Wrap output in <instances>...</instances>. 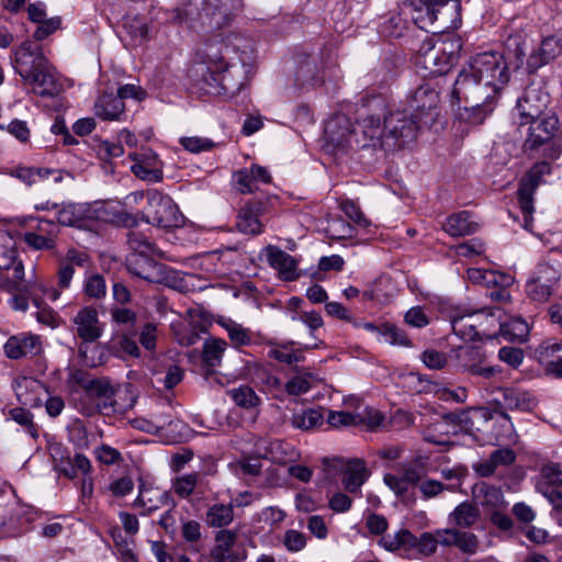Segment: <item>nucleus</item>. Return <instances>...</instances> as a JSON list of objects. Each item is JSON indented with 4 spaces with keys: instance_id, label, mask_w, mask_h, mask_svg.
<instances>
[{
    "instance_id": "8",
    "label": "nucleus",
    "mask_w": 562,
    "mask_h": 562,
    "mask_svg": "<svg viewBox=\"0 0 562 562\" xmlns=\"http://www.w3.org/2000/svg\"><path fill=\"white\" fill-rule=\"evenodd\" d=\"M147 223L162 228L177 227L182 223L179 209L170 196L157 190H150L147 192Z\"/></svg>"
},
{
    "instance_id": "42",
    "label": "nucleus",
    "mask_w": 562,
    "mask_h": 562,
    "mask_svg": "<svg viewBox=\"0 0 562 562\" xmlns=\"http://www.w3.org/2000/svg\"><path fill=\"white\" fill-rule=\"evenodd\" d=\"M479 517V509L469 502L461 503L450 514V520L460 528H469L473 526Z\"/></svg>"
},
{
    "instance_id": "49",
    "label": "nucleus",
    "mask_w": 562,
    "mask_h": 562,
    "mask_svg": "<svg viewBox=\"0 0 562 562\" xmlns=\"http://www.w3.org/2000/svg\"><path fill=\"white\" fill-rule=\"evenodd\" d=\"M85 294L94 300H101L106 295L105 279L100 273H91L86 277L83 282Z\"/></svg>"
},
{
    "instance_id": "43",
    "label": "nucleus",
    "mask_w": 562,
    "mask_h": 562,
    "mask_svg": "<svg viewBox=\"0 0 562 562\" xmlns=\"http://www.w3.org/2000/svg\"><path fill=\"white\" fill-rule=\"evenodd\" d=\"M323 414L315 408H307L294 413L291 418V425L301 430H310L322 424Z\"/></svg>"
},
{
    "instance_id": "12",
    "label": "nucleus",
    "mask_w": 562,
    "mask_h": 562,
    "mask_svg": "<svg viewBox=\"0 0 562 562\" xmlns=\"http://www.w3.org/2000/svg\"><path fill=\"white\" fill-rule=\"evenodd\" d=\"M356 126L345 114H335L325 124L326 143L335 148L346 149L356 145Z\"/></svg>"
},
{
    "instance_id": "16",
    "label": "nucleus",
    "mask_w": 562,
    "mask_h": 562,
    "mask_svg": "<svg viewBox=\"0 0 562 562\" xmlns=\"http://www.w3.org/2000/svg\"><path fill=\"white\" fill-rule=\"evenodd\" d=\"M494 314L486 313L483 310H477L468 313L456 312L451 316V327L456 335L461 337L463 340H475L481 339L486 333L481 335L480 328L483 326V322H487Z\"/></svg>"
},
{
    "instance_id": "54",
    "label": "nucleus",
    "mask_w": 562,
    "mask_h": 562,
    "mask_svg": "<svg viewBox=\"0 0 562 562\" xmlns=\"http://www.w3.org/2000/svg\"><path fill=\"white\" fill-rule=\"evenodd\" d=\"M561 352L562 341L557 342L548 340L542 342L536 349V356L543 368H547V362L544 361L543 357L547 358L549 362H553L554 360L559 359V356H562Z\"/></svg>"
},
{
    "instance_id": "15",
    "label": "nucleus",
    "mask_w": 562,
    "mask_h": 562,
    "mask_svg": "<svg viewBox=\"0 0 562 562\" xmlns=\"http://www.w3.org/2000/svg\"><path fill=\"white\" fill-rule=\"evenodd\" d=\"M71 322L75 335L82 342H94L103 335L104 324L99 319L97 308L91 305L81 307Z\"/></svg>"
},
{
    "instance_id": "62",
    "label": "nucleus",
    "mask_w": 562,
    "mask_h": 562,
    "mask_svg": "<svg viewBox=\"0 0 562 562\" xmlns=\"http://www.w3.org/2000/svg\"><path fill=\"white\" fill-rule=\"evenodd\" d=\"M22 239L34 250H52L56 247V241H54L53 238L36 235L31 232L24 233Z\"/></svg>"
},
{
    "instance_id": "4",
    "label": "nucleus",
    "mask_w": 562,
    "mask_h": 562,
    "mask_svg": "<svg viewBox=\"0 0 562 562\" xmlns=\"http://www.w3.org/2000/svg\"><path fill=\"white\" fill-rule=\"evenodd\" d=\"M387 100L382 94L362 98L356 121V146L385 150Z\"/></svg>"
},
{
    "instance_id": "55",
    "label": "nucleus",
    "mask_w": 562,
    "mask_h": 562,
    "mask_svg": "<svg viewBox=\"0 0 562 562\" xmlns=\"http://www.w3.org/2000/svg\"><path fill=\"white\" fill-rule=\"evenodd\" d=\"M233 180L235 189L241 194H250L258 190V184L246 168L234 172Z\"/></svg>"
},
{
    "instance_id": "6",
    "label": "nucleus",
    "mask_w": 562,
    "mask_h": 562,
    "mask_svg": "<svg viewBox=\"0 0 562 562\" xmlns=\"http://www.w3.org/2000/svg\"><path fill=\"white\" fill-rule=\"evenodd\" d=\"M561 288L560 269L547 261L539 262L528 278L525 291L529 300L547 303Z\"/></svg>"
},
{
    "instance_id": "27",
    "label": "nucleus",
    "mask_w": 562,
    "mask_h": 562,
    "mask_svg": "<svg viewBox=\"0 0 562 562\" xmlns=\"http://www.w3.org/2000/svg\"><path fill=\"white\" fill-rule=\"evenodd\" d=\"M472 493L476 502L491 513L502 510L507 506L502 490L485 482L475 484Z\"/></svg>"
},
{
    "instance_id": "17",
    "label": "nucleus",
    "mask_w": 562,
    "mask_h": 562,
    "mask_svg": "<svg viewBox=\"0 0 562 562\" xmlns=\"http://www.w3.org/2000/svg\"><path fill=\"white\" fill-rule=\"evenodd\" d=\"M452 58V54H447L443 47L425 42L418 52L416 65L430 76H440L450 69Z\"/></svg>"
},
{
    "instance_id": "25",
    "label": "nucleus",
    "mask_w": 562,
    "mask_h": 562,
    "mask_svg": "<svg viewBox=\"0 0 562 562\" xmlns=\"http://www.w3.org/2000/svg\"><path fill=\"white\" fill-rule=\"evenodd\" d=\"M3 348L7 357L10 359L36 355L41 350L40 337L31 334L11 336Z\"/></svg>"
},
{
    "instance_id": "38",
    "label": "nucleus",
    "mask_w": 562,
    "mask_h": 562,
    "mask_svg": "<svg viewBox=\"0 0 562 562\" xmlns=\"http://www.w3.org/2000/svg\"><path fill=\"white\" fill-rule=\"evenodd\" d=\"M295 83L300 89H311L324 83L314 60L306 59L301 63L295 71Z\"/></svg>"
},
{
    "instance_id": "1",
    "label": "nucleus",
    "mask_w": 562,
    "mask_h": 562,
    "mask_svg": "<svg viewBox=\"0 0 562 562\" xmlns=\"http://www.w3.org/2000/svg\"><path fill=\"white\" fill-rule=\"evenodd\" d=\"M510 79L504 55L488 50L470 57L452 88V95L465 99L498 100Z\"/></svg>"
},
{
    "instance_id": "3",
    "label": "nucleus",
    "mask_w": 562,
    "mask_h": 562,
    "mask_svg": "<svg viewBox=\"0 0 562 562\" xmlns=\"http://www.w3.org/2000/svg\"><path fill=\"white\" fill-rule=\"evenodd\" d=\"M223 46L222 43L205 44L201 63L191 70L196 88L205 94L234 93L240 87L231 76L229 66L223 57Z\"/></svg>"
},
{
    "instance_id": "28",
    "label": "nucleus",
    "mask_w": 562,
    "mask_h": 562,
    "mask_svg": "<svg viewBox=\"0 0 562 562\" xmlns=\"http://www.w3.org/2000/svg\"><path fill=\"white\" fill-rule=\"evenodd\" d=\"M562 486V469L558 463H549L541 468L539 477L536 483V490L541 493L547 499H550L553 494L560 491L558 487Z\"/></svg>"
},
{
    "instance_id": "32",
    "label": "nucleus",
    "mask_w": 562,
    "mask_h": 562,
    "mask_svg": "<svg viewBox=\"0 0 562 562\" xmlns=\"http://www.w3.org/2000/svg\"><path fill=\"white\" fill-rule=\"evenodd\" d=\"M204 522L209 528H226L234 520V505L232 502H215L206 507Z\"/></svg>"
},
{
    "instance_id": "44",
    "label": "nucleus",
    "mask_w": 562,
    "mask_h": 562,
    "mask_svg": "<svg viewBox=\"0 0 562 562\" xmlns=\"http://www.w3.org/2000/svg\"><path fill=\"white\" fill-rule=\"evenodd\" d=\"M527 48L528 40L520 33L508 36L505 42V49L509 57L515 58L516 68H519L524 64Z\"/></svg>"
},
{
    "instance_id": "57",
    "label": "nucleus",
    "mask_w": 562,
    "mask_h": 562,
    "mask_svg": "<svg viewBox=\"0 0 562 562\" xmlns=\"http://www.w3.org/2000/svg\"><path fill=\"white\" fill-rule=\"evenodd\" d=\"M86 389L95 401L102 397L109 398V395H115L116 392L110 381L105 379L91 380L87 383Z\"/></svg>"
},
{
    "instance_id": "30",
    "label": "nucleus",
    "mask_w": 562,
    "mask_h": 562,
    "mask_svg": "<svg viewBox=\"0 0 562 562\" xmlns=\"http://www.w3.org/2000/svg\"><path fill=\"white\" fill-rule=\"evenodd\" d=\"M562 53L560 41L554 36H548L542 40L538 50L532 52L527 58V66L530 71L548 64Z\"/></svg>"
},
{
    "instance_id": "53",
    "label": "nucleus",
    "mask_w": 562,
    "mask_h": 562,
    "mask_svg": "<svg viewBox=\"0 0 562 562\" xmlns=\"http://www.w3.org/2000/svg\"><path fill=\"white\" fill-rule=\"evenodd\" d=\"M8 416L16 424L24 427L33 438L37 437V430L33 423V415L29 409L14 407L8 412Z\"/></svg>"
},
{
    "instance_id": "13",
    "label": "nucleus",
    "mask_w": 562,
    "mask_h": 562,
    "mask_svg": "<svg viewBox=\"0 0 562 562\" xmlns=\"http://www.w3.org/2000/svg\"><path fill=\"white\" fill-rule=\"evenodd\" d=\"M549 103L550 95L546 91L533 87L527 88L516 104L520 116L519 125H527L530 120L547 115Z\"/></svg>"
},
{
    "instance_id": "9",
    "label": "nucleus",
    "mask_w": 562,
    "mask_h": 562,
    "mask_svg": "<svg viewBox=\"0 0 562 562\" xmlns=\"http://www.w3.org/2000/svg\"><path fill=\"white\" fill-rule=\"evenodd\" d=\"M241 0H203L199 19L209 30H220L231 23Z\"/></svg>"
},
{
    "instance_id": "31",
    "label": "nucleus",
    "mask_w": 562,
    "mask_h": 562,
    "mask_svg": "<svg viewBox=\"0 0 562 562\" xmlns=\"http://www.w3.org/2000/svg\"><path fill=\"white\" fill-rule=\"evenodd\" d=\"M0 269H12V286L14 290H22L24 266L22 261L18 259V250L13 246L0 245Z\"/></svg>"
},
{
    "instance_id": "37",
    "label": "nucleus",
    "mask_w": 562,
    "mask_h": 562,
    "mask_svg": "<svg viewBox=\"0 0 562 562\" xmlns=\"http://www.w3.org/2000/svg\"><path fill=\"white\" fill-rule=\"evenodd\" d=\"M89 207L82 203H63L57 211V221L63 226H77L89 217Z\"/></svg>"
},
{
    "instance_id": "60",
    "label": "nucleus",
    "mask_w": 562,
    "mask_h": 562,
    "mask_svg": "<svg viewBox=\"0 0 562 562\" xmlns=\"http://www.w3.org/2000/svg\"><path fill=\"white\" fill-rule=\"evenodd\" d=\"M52 173L50 169L46 168H27L20 167L14 170V175L18 179L22 180L27 184H32L36 179H45Z\"/></svg>"
},
{
    "instance_id": "59",
    "label": "nucleus",
    "mask_w": 562,
    "mask_h": 562,
    "mask_svg": "<svg viewBox=\"0 0 562 562\" xmlns=\"http://www.w3.org/2000/svg\"><path fill=\"white\" fill-rule=\"evenodd\" d=\"M94 454L97 460L105 465H112V464H119L123 461L121 452L109 446V445H101L99 448L94 450Z\"/></svg>"
},
{
    "instance_id": "22",
    "label": "nucleus",
    "mask_w": 562,
    "mask_h": 562,
    "mask_svg": "<svg viewBox=\"0 0 562 562\" xmlns=\"http://www.w3.org/2000/svg\"><path fill=\"white\" fill-rule=\"evenodd\" d=\"M263 212V203L261 200H249L239 210L236 228L245 235H259L262 232L263 225L260 216Z\"/></svg>"
},
{
    "instance_id": "14",
    "label": "nucleus",
    "mask_w": 562,
    "mask_h": 562,
    "mask_svg": "<svg viewBox=\"0 0 562 562\" xmlns=\"http://www.w3.org/2000/svg\"><path fill=\"white\" fill-rule=\"evenodd\" d=\"M50 456L54 470L69 480L76 479L78 472L87 475L92 470L91 462L85 454L76 453L71 459L70 454L60 445L50 449Z\"/></svg>"
},
{
    "instance_id": "23",
    "label": "nucleus",
    "mask_w": 562,
    "mask_h": 562,
    "mask_svg": "<svg viewBox=\"0 0 562 562\" xmlns=\"http://www.w3.org/2000/svg\"><path fill=\"white\" fill-rule=\"evenodd\" d=\"M93 112L102 121L122 122L126 120L125 103L113 92L100 94L94 102Z\"/></svg>"
},
{
    "instance_id": "7",
    "label": "nucleus",
    "mask_w": 562,
    "mask_h": 562,
    "mask_svg": "<svg viewBox=\"0 0 562 562\" xmlns=\"http://www.w3.org/2000/svg\"><path fill=\"white\" fill-rule=\"evenodd\" d=\"M551 173V165L548 161L535 164L519 181L517 198L524 214L525 228L529 229L532 223L533 194L543 182V177Z\"/></svg>"
},
{
    "instance_id": "64",
    "label": "nucleus",
    "mask_w": 562,
    "mask_h": 562,
    "mask_svg": "<svg viewBox=\"0 0 562 562\" xmlns=\"http://www.w3.org/2000/svg\"><path fill=\"white\" fill-rule=\"evenodd\" d=\"M37 24L38 26L36 27L33 37L36 41H43L60 27L61 19L59 16H54L45 19Z\"/></svg>"
},
{
    "instance_id": "11",
    "label": "nucleus",
    "mask_w": 562,
    "mask_h": 562,
    "mask_svg": "<svg viewBox=\"0 0 562 562\" xmlns=\"http://www.w3.org/2000/svg\"><path fill=\"white\" fill-rule=\"evenodd\" d=\"M456 358L460 368L471 375L491 379L502 372L498 366H484L485 355L480 347L463 346L456 350Z\"/></svg>"
},
{
    "instance_id": "24",
    "label": "nucleus",
    "mask_w": 562,
    "mask_h": 562,
    "mask_svg": "<svg viewBox=\"0 0 562 562\" xmlns=\"http://www.w3.org/2000/svg\"><path fill=\"white\" fill-rule=\"evenodd\" d=\"M128 261V270L134 276L142 278L150 283H161L166 279V267L156 262L149 256H133Z\"/></svg>"
},
{
    "instance_id": "20",
    "label": "nucleus",
    "mask_w": 562,
    "mask_h": 562,
    "mask_svg": "<svg viewBox=\"0 0 562 562\" xmlns=\"http://www.w3.org/2000/svg\"><path fill=\"white\" fill-rule=\"evenodd\" d=\"M267 262L278 271L283 281H295L300 278L299 260L281 248L269 245L265 248Z\"/></svg>"
},
{
    "instance_id": "52",
    "label": "nucleus",
    "mask_w": 562,
    "mask_h": 562,
    "mask_svg": "<svg viewBox=\"0 0 562 562\" xmlns=\"http://www.w3.org/2000/svg\"><path fill=\"white\" fill-rule=\"evenodd\" d=\"M124 31L131 36L134 44L142 43L147 38V24L138 18H127L123 23Z\"/></svg>"
},
{
    "instance_id": "26",
    "label": "nucleus",
    "mask_w": 562,
    "mask_h": 562,
    "mask_svg": "<svg viewBox=\"0 0 562 562\" xmlns=\"http://www.w3.org/2000/svg\"><path fill=\"white\" fill-rule=\"evenodd\" d=\"M495 403L504 409L531 411L535 406V398L527 391L503 387L498 391Z\"/></svg>"
},
{
    "instance_id": "46",
    "label": "nucleus",
    "mask_w": 562,
    "mask_h": 562,
    "mask_svg": "<svg viewBox=\"0 0 562 562\" xmlns=\"http://www.w3.org/2000/svg\"><path fill=\"white\" fill-rule=\"evenodd\" d=\"M379 335L383 340L393 346L409 347L412 345L404 329L396 325L383 324L380 326Z\"/></svg>"
},
{
    "instance_id": "51",
    "label": "nucleus",
    "mask_w": 562,
    "mask_h": 562,
    "mask_svg": "<svg viewBox=\"0 0 562 562\" xmlns=\"http://www.w3.org/2000/svg\"><path fill=\"white\" fill-rule=\"evenodd\" d=\"M480 546V540L474 533L457 529L454 547L462 553L473 555L479 552Z\"/></svg>"
},
{
    "instance_id": "39",
    "label": "nucleus",
    "mask_w": 562,
    "mask_h": 562,
    "mask_svg": "<svg viewBox=\"0 0 562 562\" xmlns=\"http://www.w3.org/2000/svg\"><path fill=\"white\" fill-rule=\"evenodd\" d=\"M227 342L221 338H210L203 344L202 362L207 370L221 364Z\"/></svg>"
},
{
    "instance_id": "21",
    "label": "nucleus",
    "mask_w": 562,
    "mask_h": 562,
    "mask_svg": "<svg viewBox=\"0 0 562 562\" xmlns=\"http://www.w3.org/2000/svg\"><path fill=\"white\" fill-rule=\"evenodd\" d=\"M414 15L413 20L420 29H426L429 25H434L437 21L441 20L443 29L447 27V16L454 12L445 4L436 3L434 0H418L414 3Z\"/></svg>"
},
{
    "instance_id": "36",
    "label": "nucleus",
    "mask_w": 562,
    "mask_h": 562,
    "mask_svg": "<svg viewBox=\"0 0 562 562\" xmlns=\"http://www.w3.org/2000/svg\"><path fill=\"white\" fill-rule=\"evenodd\" d=\"M368 477V471L364 462L353 460L348 463L342 477L344 487L352 494L360 493V488Z\"/></svg>"
},
{
    "instance_id": "19",
    "label": "nucleus",
    "mask_w": 562,
    "mask_h": 562,
    "mask_svg": "<svg viewBox=\"0 0 562 562\" xmlns=\"http://www.w3.org/2000/svg\"><path fill=\"white\" fill-rule=\"evenodd\" d=\"M451 101L452 103H457L459 105L464 103V108L462 110L459 109V119L470 126H476L482 124L485 117L493 112L498 100H474L453 97L451 94Z\"/></svg>"
},
{
    "instance_id": "35",
    "label": "nucleus",
    "mask_w": 562,
    "mask_h": 562,
    "mask_svg": "<svg viewBox=\"0 0 562 562\" xmlns=\"http://www.w3.org/2000/svg\"><path fill=\"white\" fill-rule=\"evenodd\" d=\"M226 393L234 404L243 409L258 412L262 404L261 397L247 384L232 387Z\"/></svg>"
},
{
    "instance_id": "50",
    "label": "nucleus",
    "mask_w": 562,
    "mask_h": 562,
    "mask_svg": "<svg viewBox=\"0 0 562 562\" xmlns=\"http://www.w3.org/2000/svg\"><path fill=\"white\" fill-rule=\"evenodd\" d=\"M383 422V414L373 407H366L362 412L356 413V426H363L368 430H375Z\"/></svg>"
},
{
    "instance_id": "45",
    "label": "nucleus",
    "mask_w": 562,
    "mask_h": 562,
    "mask_svg": "<svg viewBox=\"0 0 562 562\" xmlns=\"http://www.w3.org/2000/svg\"><path fill=\"white\" fill-rule=\"evenodd\" d=\"M222 326L227 331L234 347L239 348L241 346H249L252 344V334L248 328L231 319L223 322Z\"/></svg>"
},
{
    "instance_id": "29",
    "label": "nucleus",
    "mask_w": 562,
    "mask_h": 562,
    "mask_svg": "<svg viewBox=\"0 0 562 562\" xmlns=\"http://www.w3.org/2000/svg\"><path fill=\"white\" fill-rule=\"evenodd\" d=\"M438 101L437 91L428 85H422L414 91L409 100V112L416 115L417 121H419L423 115L437 108Z\"/></svg>"
},
{
    "instance_id": "5",
    "label": "nucleus",
    "mask_w": 562,
    "mask_h": 562,
    "mask_svg": "<svg viewBox=\"0 0 562 562\" xmlns=\"http://www.w3.org/2000/svg\"><path fill=\"white\" fill-rule=\"evenodd\" d=\"M385 150H396L414 142L418 133V121L408 110H393L387 104V115L385 116Z\"/></svg>"
},
{
    "instance_id": "58",
    "label": "nucleus",
    "mask_w": 562,
    "mask_h": 562,
    "mask_svg": "<svg viewBox=\"0 0 562 562\" xmlns=\"http://www.w3.org/2000/svg\"><path fill=\"white\" fill-rule=\"evenodd\" d=\"M364 525L369 533L372 536L383 537L384 532L389 528L387 519L383 515L376 513L367 514L364 517Z\"/></svg>"
},
{
    "instance_id": "61",
    "label": "nucleus",
    "mask_w": 562,
    "mask_h": 562,
    "mask_svg": "<svg viewBox=\"0 0 562 562\" xmlns=\"http://www.w3.org/2000/svg\"><path fill=\"white\" fill-rule=\"evenodd\" d=\"M180 144L186 150L193 154L210 150L214 146V143L211 139L199 136L182 137L180 139Z\"/></svg>"
},
{
    "instance_id": "47",
    "label": "nucleus",
    "mask_w": 562,
    "mask_h": 562,
    "mask_svg": "<svg viewBox=\"0 0 562 562\" xmlns=\"http://www.w3.org/2000/svg\"><path fill=\"white\" fill-rule=\"evenodd\" d=\"M130 248L137 252V257L149 256L155 252V244L143 233L132 231L127 233Z\"/></svg>"
},
{
    "instance_id": "18",
    "label": "nucleus",
    "mask_w": 562,
    "mask_h": 562,
    "mask_svg": "<svg viewBox=\"0 0 562 562\" xmlns=\"http://www.w3.org/2000/svg\"><path fill=\"white\" fill-rule=\"evenodd\" d=\"M128 157L134 161L131 171L140 180L151 183L164 179L162 164L156 153L148 150L143 154L131 153Z\"/></svg>"
},
{
    "instance_id": "48",
    "label": "nucleus",
    "mask_w": 562,
    "mask_h": 562,
    "mask_svg": "<svg viewBox=\"0 0 562 562\" xmlns=\"http://www.w3.org/2000/svg\"><path fill=\"white\" fill-rule=\"evenodd\" d=\"M316 381V376L312 373L299 374L291 378L285 383L284 389L289 395L297 396L307 393Z\"/></svg>"
},
{
    "instance_id": "63",
    "label": "nucleus",
    "mask_w": 562,
    "mask_h": 562,
    "mask_svg": "<svg viewBox=\"0 0 562 562\" xmlns=\"http://www.w3.org/2000/svg\"><path fill=\"white\" fill-rule=\"evenodd\" d=\"M157 325L154 323H146L139 331V344L147 350L154 351L157 345Z\"/></svg>"
},
{
    "instance_id": "40",
    "label": "nucleus",
    "mask_w": 562,
    "mask_h": 562,
    "mask_svg": "<svg viewBox=\"0 0 562 562\" xmlns=\"http://www.w3.org/2000/svg\"><path fill=\"white\" fill-rule=\"evenodd\" d=\"M378 543L390 552L411 550L415 543V536L407 529H400L394 535L381 537Z\"/></svg>"
},
{
    "instance_id": "34",
    "label": "nucleus",
    "mask_w": 562,
    "mask_h": 562,
    "mask_svg": "<svg viewBox=\"0 0 562 562\" xmlns=\"http://www.w3.org/2000/svg\"><path fill=\"white\" fill-rule=\"evenodd\" d=\"M443 229L452 237H462L476 232L477 223L468 211L450 215L443 224Z\"/></svg>"
},
{
    "instance_id": "56",
    "label": "nucleus",
    "mask_w": 562,
    "mask_h": 562,
    "mask_svg": "<svg viewBox=\"0 0 562 562\" xmlns=\"http://www.w3.org/2000/svg\"><path fill=\"white\" fill-rule=\"evenodd\" d=\"M340 210L344 214L357 225L361 227H368L371 225V222L366 217L360 206L352 200H346L341 202Z\"/></svg>"
},
{
    "instance_id": "33",
    "label": "nucleus",
    "mask_w": 562,
    "mask_h": 562,
    "mask_svg": "<svg viewBox=\"0 0 562 562\" xmlns=\"http://www.w3.org/2000/svg\"><path fill=\"white\" fill-rule=\"evenodd\" d=\"M202 479L203 475L199 472L178 475L171 481V490L179 498L189 499L195 492L203 493Z\"/></svg>"
},
{
    "instance_id": "41",
    "label": "nucleus",
    "mask_w": 562,
    "mask_h": 562,
    "mask_svg": "<svg viewBox=\"0 0 562 562\" xmlns=\"http://www.w3.org/2000/svg\"><path fill=\"white\" fill-rule=\"evenodd\" d=\"M294 341H290L276 348H271L268 350V357L285 364L301 362L304 360L303 350L308 349V347L304 346L303 349H294Z\"/></svg>"
},
{
    "instance_id": "10",
    "label": "nucleus",
    "mask_w": 562,
    "mask_h": 562,
    "mask_svg": "<svg viewBox=\"0 0 562 562\" xmlns=\"http://www.w3.org/2000/svg\"><path fill=\"white\" fill-rule=\"evenodd\" d=\"M527 125H529V130L524 149L527 153H533L550 145L559 130L560 122L555 113L549 111L544 116L530 120Z\"/></svg>"
},
{
    "instance_id": "2",
    "label": "nucleus",
    "mask_w": 562,
    "mask_h": 562,
    "mask_svg": "<svg viewBox=\"0 0 562 562\" xmlns=\"http://www.w3.org/2000/svg\"><path fill=\"white\" fill-rule=\"evenodd\" d=\"M13 67L22 80L32 86L41 97H53L59 91L54 66L43 53V47L33 41H25L14 49Z\"/></svg>"
}]
</instances>
